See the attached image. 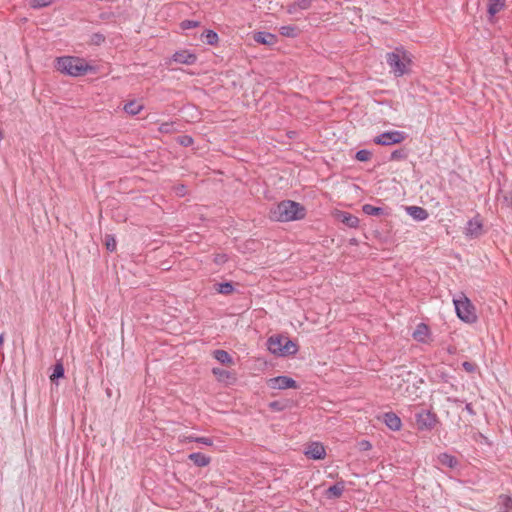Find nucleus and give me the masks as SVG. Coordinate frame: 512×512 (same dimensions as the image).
<instances>
[{
    "mask_svg": "<svg viewBox=\"0 0 512 512\" xmlns=\"http://www.w3.org/2000/svg\"><path fill=\"white\" fill-rule=\"evenodd\" d=\"M305 216V207L292 200H283L270 210V219L278 222L301 220Z\"/></svg>",
    "mask_w": 512,
    "mask_h": 512,
    "instance_id": "nucleus-1",
    "label": "nucleus"
},
{
    "mask_svg": "<svg viewBox=\"0 0 512 512\" xmlns=\"http://www.w3.org/2000/svg\"><path fill=\"white\" fill-rule=\"evenodd\" d=\"M386 62L391 72L396 77H401L409 72L412 60L411 55L403 47H396L393 52L386 54Z\"/></svg>",
    "mask_w": 512,
    "mask_h": 512,
    "instance_id": "nucleus-2",
    "label": "nucleus"
},
{
    "mask_svg": "<svg viewBox=\"0 0 512 512\" xmlns=\"http://www.w3.org/2000/svg\"><path fill=\"white\" fill-rule=\"evenodd\" d=\"M56 69L70 76H82L93 68L89 66L84 59L73 56L58 57L56 60Z\"/></svg>",
    "mask_w": 512,
    "mask_h": 512,
    "instance_id": "nucleus-3",
    "label": "nucleus"
},
{
    "mask_svg": "<svg viewBox=\"0 0 512 512\" xmlns=\"http://www.w3.org/2000/svg\"><path fill=\"white\" fill-rule=\"evenodd\" d=\"M268 350L277 356L295 355L298 352V346L288 337L273 335L267 340Z\"/></svg>",
    "mask_w": 512,
    "mask_h": 512,
    "instance_id": "nucleus-4",
    "label": "nucleus"
},
{
    "mask_svg": "<svg viewBox=\"0 0 512 512\" xmlns=\"http://www.w3.org/2000/svg\"><path fill=\"white\" fill-rule=\"evenodd\" d=\"M457 316L465 323L472 324L478 319L472 302L462 293L459 299H454Z\"/></svg>",
    "mask_w": 512,
    "mask_h": 512,
    "instance_id": "nucleus-5",
    "label": "nucleus"
},
{
    "mask_svg": "<svg viewBox=\"0 0 512 512\" xmlns=\"http://www.w3.org/2000/svg\"><path fill=\"white\" fill-rule=\"evenodd\" d=\"M415 421L419 431H432L439 423V418L430 409H420L415 413Z\"/></svg>",
    "mask_w": 512,
    "mask_h": 512,
    "instance_id": "nucleus-6",
    "label": "nucleus"
},
{
    "mask_svg": "<svg viewBox=\"0 0 512 512\" xmlns=\"http://www.w3.org/2000/svg\"><path fill=\"white\" fill-rule=\"evenodd\" d=\"M407 138V134L403 131L393 130L386 131L374 138V143L382 146L399 144Z\"/></svg>",
    "mask_w": 512,
    "mask_h": 512,
    "instance_id": "nucleus-7",
    "label": "nucleus"
},
{
    "mask_svg": "<svg viewBox=\"0 0 512 512\" xmlns=\"http://www.w3.org/2000/svg\"><path fill=\"white\" fill-rule=\"evenodd\" d=\"M267 385H268V387H270L272 389H280V390H284V389H288V388H293V389L298 388L297 382L288 376H277V377L270 378L267 381Z\"/></svg>",
    "mask_w": 512,
    "mask_h": 512,
    "instance_id": "nucleus-8",
    "label": "nucleus"
},
{
    "mask_svg": "<svg viewBox=\"0 0 512 512\" xmlns=\"http://www.w3.org/2000/svg\"><path fill=\"white\" fill-rule=\"evenodd\" d=\"M483 233V224L480 218L474 217L470 219L465 227V235L471 239L478 238Z\"/></svg>",
    "mask_w": 512,
    "mask_h": 512,
    "instance_id": "nucleus-9",
    "label": "nucleus"
},
{
    "mask_svg": "<svg viewBox=\"0 0 512 512\" xmlns=\"http://www.w3.org/2000/svg\"><path fill=\"white\" fill-rule=\"evenodd\" d=\"M305 455L309 459L322 460L326 456V450H325V447H324V445L322 443H320V442H312L306 448Z\"/></svg>",
    "mask_w": 512,
    "mask_h": 512,
    "instance_id": "nucleus-10",
    "label": "nucleus"
},
{
    "mask_svg": "<svg viewBox=\"0 0 512 512\" xmlns=\"http://www.w3.org/2000/svg\"><path fill=\"white\" fill-rule=\"evenodd\" d=\"M172 60L179 64L193 65L197 61V55L189 50L176 51L172 55Z\"/></svg>",
    "mask_w": 512,
    "mask_h": 512,
    "instance_id": "nucleus-11",
    "label": "nucleus"
},
{
    "mask_svg": "<svg viewBox=\"0 0 512 512\" xmlns=\"http://www.w3.org/2000/svg\"><path fill=\"white\" fill-rule=\"evenodd\" d=\"M315 0H295L286 5V12L289 15H296L300 11H306L312 8Z\"/></svg>",
    "mask_w": 512,
    "mask_h": 512,
    "instance_id": "nucleus-12",
    "label": "nucleus"
},
{
    "mask_svg": "<svg viewBox=\"0 0 512 512\" xmlns=\"http://www.w3.org/2000/svg\"><path fill=\"white\" fill-rule=\"evenodd\" d=\"M430 335H431V331H430L429 326L425 323H419L416 326V328L412 334V337L417 342L428 343Z\"/></svg>",
    "mask_w": 512,
    "mask_h": 512,
    "instance_id": "nucleus-13",
    "label": "nucleus"
},
{
    "mask_svg": "<svg viewBox=\"0 0 512 512\" xmlns=\"http://www.w3.org/2000/svg\"><path fill=\"white\" fill-rule=\"evenodd\" d=\"M382 420L385 425L392 431H399L402 427V421L400 417L394 412H386L382 416Z\"/></svg>",
    "mask_w": 512,
    "mask_h": 512,
    "instance_id": "nucleus-14",
    "label": "nucleus"
},
{
    "mask_svg": "<svg viewBox=\"0 0 512 512\" xmlns=\"http://www.w3.org/2000/svg\"><path fill=\"white\" fill-rule=\"evenodd\" d=\"M253 39L255 42L267 46H272L277 42V36L265 31H259L254 33Z\"/></svg>",
    "mask_w": 512,
    "mask_h": 512,
    "instance_id": "nucleus-15",
    "label": "nucleus"
},
{
    "mask_svg": "<svg viewBox=\"0 0 512 512\" xmlns=\"http://www.w3.org/2000/svg\"><path fill=\"white\" fill-rule=\"evenodd\" d=\"M345 490V481L340 480L337 481L334 485L330 486L325 491V496L328 499H338L343 495Z\"/></svg>",
    "mask_w": 512,
    "mask_h": 512,
    "instance_id": "nucleus-16",
    "label": "nucleus"
},
{
    "mask_svg": "<svg viewBox=\"0 0 512 512\" xmlns=\"http://www.w3.org/2000/svg\"><path fill=\"white\" fill-rule=\"evenodd\" d=\"M337 219L349 228H357L359 226V218L349 212L340 211Z\"/></svg>",
    "mask_w": 512,
    "mask_h": 512,
    "instance_id": "nucleus-17",
    "label": "nucleus"
},
{
    "mask_svg": "<svg viewBox=\"0 0 512 512\" xmlns=\"http://www.w3.org/2000/svg\"><path fill=\"white\" fill-rule=\"evenodd\" d=\"M437 461L441 465H443L445 467H448V468H451V469H454V468L459 466L458 459L455 456H453V455H451L449 453H446V452L440 453L437 456Z\"/></svg>",
    "mask_w": 512,
    "mask_h": 512,
    "instance_id": "nucleus-18",
    "label": "nucleus"
},
{
    "mask_svg": "<svg viewBox=\"0 0 512 512\" xmlns=\"http://www.w3.org/2000/svg\"><path fill=\"white\" fill-rule=\"evenodd\" d=\"M188 459L192 461L198 467L208 466L211 462V458L203 453L194 452L188 456Z\"/></svg>",
    "mask_w": 512,
    "mask_h": 512,
    "instance_id": "nucleus-19",
    "label": "nucleus"
},
{
    "mask_svg": "<svg viewBox=\"0 0 512 512\" xmlns=\"http://www.w3.org/2000/svg\"><path fill=\"white\" fill-rule=\"evenodd\" d=\"M407 212L410 216L418 221H424L429 216L427 210L419 206H409L407 207Z\"/></svg>",
    "mask_w": 512,
    "mask_h": 512,
    "instance_id": "nucleus-20",
    "label": "nucleus"
},
{
    "mask_svg": "<svg viewBox=\"0 0 512 512\" xmlns=\"http://www.w3.org/2000/svg\"><path fill=\"white\" fill-rule=\"evenodd\" d=\"M213 357L219 361L221 364H224V365H233L234 364V361H233V358L231 357V355L225 351V350H222V349H217L215 351H213Z\"/></svg>",
    "mask_w": 512,
    "mask_h": 512,
    "instance_id": "nucleus-21",
    "label": "nucleus"
},
{
    "mask_svg": "<svg viewBox=\"0 0 512 512\" xmlns=\"http://www.w3.org/2000/svg\"><path fill=\"white\" fill-rule=\"evenodd\" d=\"M143 108V104L139 103L136 100H131L124 105L123 109L127 114L134 116L139 114Z\"/></svg>",
    "mask_w": 512,
    "mask_h": 512,
    "instance_id": "nucleus-22",
    "label": "nucleus"
},
{
    "mask_svg": "<svg viewBox=\"0 0 512 512\" xmlns=\"http://www.w3.org/2000/svg\"><path fill=\"white\" fill-rule=\"evenodd\" d=\"M362 211L369 216H382L388 214L384 208L376 207L371 204H364L362 206Z\"/></svg>",
    "mask_w": 512,
    "mask_h": 512,
    "instance_id": "nucleus-23",
    "label": "nucleus"
},
{
    "mask_svg": "<svg viewBox=\"0 0 512 512\" xmlns=\"http://www.w3.org/2000/svg\"><path fill=\"white\" fill-rule=\"evenodd\" d=\"M505 6L504 0H488V13L494 16L499 13Z\"/></svg>",
    "mask_w": 512,
    "mask_h": 512,
    "instance_id": "nucleus-24",
    "label": "nucleus"
},
{
    "mask_svg": "<svg viewBox=\"0 0 512 512\" xmlns=\"http://www.w3.org/2000/svg\"><path fill=\"white\" fill-rule=\"evenodd\" d=\"M279 33L282 36L294 38L297 37L299 29L295 25H285L279 28Z\"/></svg>",
    "mask_w": 512,
    "mask_h": 512,
    "instance_id": "nucleus-25",
    "label": "nucleus"
},
{
    "mask_svg": "<svg viewBox=\"0 0 512 512\" xmlns=\"http://www.w3.org/2000/svg\"><path fill=\"white\" fill-rule=\"evenodd\" d=\"M202 39L209 45H215L219 40L218 34L210 29H207L202 33Z\"/></svg>",
    "mask_w": 512,
    "mask_h": 512,
    "instance_id": "nucleus-26",
    "label": "nucleus"
},
{
    "mask_svg": "<svg viewBox=\"0 0 512 512\" xmlns=\"http://www.w3.org/2000/svg\"><path fill=\"white\" fill-rule=\"evenodd\" d=\"M215 286H216V291L219 294L230 295L234 291L233 283L230 282V281L229 282L219 283V284H216Z\"/></svg>",
    "mask_w": 512,
    "mask_h": 512,
    "instance_id": "nucleus-27",
    "label": "nucleus"
},
{
    "mask_svg": "<svg viewBox=\"0 0 512 512\" xmlns=\"http://www.w3.org/2000/svg\"><path fill=\"white\" fill-rule=\"evenodd\" d=\"M410 374L411 372L407 370L405 365L395 366L391 378L397 377L401 378L403 381H408V379H405V376H410Z\"/></svg>",
    "mask_w": 512,
    "mask_h": 512,
    "instance_id": "nucleus-28",
    "label": "nucleus"
},
{
    "mask_svg": "<svg viewBox=\"0 0 512 512\" xmlns=\"http://www.w3.org/2000/svg\"><path fill=\"white\" fill-rule=\"evenodd\" d=\"M212 373L219 381H226L232 378V373L222 368L214 367Z\"/></svg>",
    "mask_w": 512,
    "mask_h": 512,
    "instance_id": "nucleus-29",
    "label": "nucleus"
},
{
    "mask_svg": "<svg viewBox=\"0 0 512 512\" xmlns=\"http://www.w3.org/2000/svg\"><path fill=\"white\" fill-rule=\"evenodd\" d=\"M64 366L61 362H57L53 367V373L50 376L51 381H55L59 378L64 377Z\"/></svg>",
    "mask_w": 512,
    "mask_h": 512,
    "instance_id": "nucleus-30",
    "label": "nucleus"
},
{
    "mask_svg": "<svg viewBox=\"0 0 512 512\" xmlns=\"http://www.w3.org/2000/svg\"><path fill=\"white\" fill-rule=\"evenodd\" d=\"M158 131L163 134H171L177 131L175 122H164L160 124Z\"/></svg>",
    "mask_w": 512,
    "mask_h": 512,
    "instance_id": "nucleus-31",
    "label": "nucleus"
},
{
    "mask_svg": "<svg viewBox=\"0 0 512 512\" xmlns=\"http://www.w3.org/2000/svg\"><path fill=\"white\" fill-rule=\"evenodd\" d=\"M408 156V152L405 148H400V149H396L394 150L391 155H390V160L391 161H399V160H404L406 159Z\"/></svg>",
    "mask_w": 512,
    "mask_h": 512,
    "instance_id": "nucleus-32",
    "label": "nucleus"
},
{
    "mask_svg": "<svg viewBox=\"0 0 512 512\" xmlns=\"http://www.w3.org/2000/svg\"><path fill=\"white\" fill-rule=\"evenodd\" d=\"M372 157V153L369 150L361 149L356 152L355 158L360 162L369 161Z\"/></svg>",
    "mask_w": 512,
    "mask_h": 512,
    "instance_id": "nucleus-33",
    "label": "nucleus"
},
{
    "mask_svg": "<svg viewBox=\"0 0 512 512\" xmlns=\"http://www.w3.org/2000/svg\"><path fill=\"white\" fill-rule=\"evenodd\" d=\"M177 143L183 147L192 146L194 139L190 135H180L176 139Z\"/></svg>",
    "mask_w": 512,
    "mask_h": 512,
    "instance_id": "nucleus-34",
    "label": "nucleus"
},
{
    "mask_svg": "<svg viewBox=\"0 0 512 512\" xmlns=\"http://www.w3.org/2000/svg\"><path fill=\"white\" fill-rule=\"evenodd\" d=\"M105 246H106V249L110 252H113L116 250L117 243H116V239L113 235H110V234L105 235Z\"/></svg>",
    "mask_w": 512,
    "mask_h": 512,
    "instance_id": "nucleus-35",
    "label": "nucleus"
},
{
    "mask_svg": "<svg viewBox=\"0 0 512 512\" xmlns=\"http://www.w3.org/2000/svg\"><path fill=\"white\" fill-rule=\"evenodd\" d=\"M53 0H29V4L32 8L39 9L52 4Z\"/></svg>",
    "mask_w": 512,
    "mask_h": 512,
    "instance_id": "nucleus-36",
    "label": "nucleus"
},
{
    "mask_svg": "<svg viewBox=\"0 0 512 512\" xmlns=\"http://www.w3.org/2000/svg\"><path fill=\"white\" fill-rule=\"evenodd\" d=\"M200 25V22L195 20H184L181 22L180 27L183 30L193 29Z\"/></svg>",
    "mask_w": 512,
    "mask_h": 512,
    "instance_id": "nucleus-37",
    "label": "nucleus"
},
{
    "mask_svg": "<svg viewBox=\"0 0 512 512\" xmlns=\"http://www.w3.org/2000/svg\"><path fill=\"white\" fill-rule=\"evenodd\" d=\"M228 259L229 258H228L227 254H225V253H218V254L214 255L213 262L216 265H223V264H225L228 261Z\"/></svg>",
    "mask_w": 512,
    "mask_h": 512,
    "instance_id": "nucleus-38",
    "label": "nucleus"
},
{
    "mask_svg": "<svg viewBox=\"0 0 512 512\" xmlns=\"http://www.w3.org/2000/svg\"><path fill=\"white\" fill-rule=\"evenodd\" d=\"M269 407L272 411L280 412L286 408V405L280 401H272L270 402Z\"/></svg>",
    "mask_w": 512,
    "mask_h": 512,
    "instance_id": "nucleus-39",
    "label": "nucleus"
},
{
    "mask_svg": "<svg viewBox=\"0 0 512 512\" xmlns=\"http://www.w3.org/2000/svg\"><path fill=\"white\" fill-rule=\"evenodd\" d=\"M195 442L196 443H200V444H204V445H207V446L213 445V439L210 438V437L198 436V439H195Z\"/></svg>",
    "mask_w": 512,
    "mask_h": 512,
    "instance_id": "nucleus-40",
    "label": "nucleus"
},
{
    "mask_svg": "<svg viewBox=\"0 0 512 512\" xmlns=\"http://www.w3.org/2000/svg\"><path fill=\"white\" fill-rule=\"evenodd\" d=\"M105 41V36L100 33H94L92 35V42L96 45H100Z\"/></svg>",
    "mask_w": 512,
    "mask_h": 512,
    "instance_id": "nucleus-41",
    "label": "nucleus"
},
{
    "mask_svg": "<svg viewBox=\"0 0 512 512\" xmlns=\"http://www.w3.org/2000/svg\"><path fill=\"white\" fill-rule=\"evenodd\" d=\"M503 202L508 208L512 209V190L504 195Z\"/></svg>",
    "mask_w": 512,
    "mask_h": 512,
    "instance_id": "nucleus-42",
    "label": "nucleus"
},
{
    "mask_svg": "<svg viewBox=\"0 0 512 512\" xmlns=\"http://www.w3.org/2000/svg\"><path fill=\"white\" fill-rule=\"evenodd\" d=\"M462 367L467 372H474L475 371V364L469 361H465L462 363Z\"/></svg>",
    "mask_w": 512,
    "mask_h": 512,
    "instance_id": "nucleus-43",
    "label": "nucleus"
},
{
    "mask_svg": "<svg viewBox=\"0 0 512 512\" xmlns=\"http://www.w3.org/2000/svg\"><path fill=\"white\" fill-rule=\"evenodd\" d=\"M195 439H198V436H194V435L183 436V438L181 439V442H183V443L195 442Z\"/></svg>",
    "mask_w": 512,
    "mask_h": 512,
    "instance_id": "nucleus-44",
    "label": "nucleus"
},
{
    "mask_svg": "<svg viewBox=\"0 0 512 512\" xmlns=\"http://www.w3.org/2000/svg\"><path fill=\"white\" fill-rule=\"evenodd\" d=\"M465 410H466L470 415H472V416L476 414V412H475V410H474V408H473L472 403H467V404L465 405Z\"/></svg>",
    "mask_w": 512,
    "mask_h": 512,
    "instance_id": "nucleus-45",
    "label": "nucleus"
},
{
    "mask_svg": "<svg viewBox=\"0 0 512 512\" xmlns=\"http://www.w3.org/2000/svg\"><path fill=\"white\" fill-rule=\"evenodd\" d=\"M504 506L507 508V509H510L512 508V499L508 496H505L504 497Z\"/></svg>",
    "mask_w": 512,
    "mask_h": 512,
    "instance_id": "nucleus-46",
    "label": "nucleus"
},
{
    "mask_svg": "<svg viewBox=\"0 0 512 512\" xmlns=\"http://www.w3.org/2000/svg\"><path fill=\"white\" fill-rule=\"evenodd\" d=\"M4 343V334H0V346H2Z\"/></svg>",
    "mask_w": 512,
    "mask_h": 512,
    "instance_id": "nucleus-47",
    "label": "nucleus"
}]
</instances>
